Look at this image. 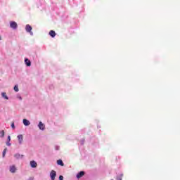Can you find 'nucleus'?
Masks as SVG:
<instances>
[{
	"instance_id": "obj_1",
	"label": "nucleus",
	"mask_w": 180,
	"mask_h": 180,
	"mask_svg": "<svg viewBox=\"0 0 180 180\" xmlns=\"http://www.w3.org/2000/svg\"><path fill=\"white\" fill-rule=\"evenodd\" d=\"M50 176H51V180H55L56 176H57V172H56V171H54V170H51V172L50 173Z\"/></svg>"
},
{
	"instance_id": "obj_2",
	"label": "nucleus",
	"mask_w": 180,
	"mask_h": 180,
	"mask_svg": "<svg viewBox=\"0 0 180 180\" xmlns=\"http://www.w3.org/2000/svg\"><path fill=\"white\" fill-rule=\"evenodd\" d=\"M10 27H11V29H18V23H16V22L15 21H11L10 22Z\"/></svg>"
},
{
	"instance_id": "obj_3",
	"label": "nucleus",
	"mask_w": 180,
	"mask_h": 180,
	"mask_svg": "<svg viewBox=\"0 0 180 180\" xmlns=\"http://www.w3.org/2000/svg\"><path fill=\"white\" fill-rule=\"evenodd\" d=\"M25 30L27 32V33H31V34H33V32H32V26L30 25H26Z\"/></svg>"
},
{
	"instance_id": "obj_4",
	"label": "nucleus",
	"mask_w": 180,
	"mask_h": 180,
	"mask_svg": "<svg viewBox=\"0 0 180 180\" xmlns=\"http://www.w3.org/2000/svg\"><path fill=\"white\" fill-rule=\"evenodd\" d=\"M38 127H39V129H40V130H44L46 126L44 125V124H43V122H39V123L38 124Z\"/></svg>"
},
{
	"instance_id": "obj_5",
	"label": "nucleus",
	"mask_w": 180,
	"mask_h": 180,
	"mask_svg": "<svg viewBox=\"0 0 180 180\" xmlns=\"http://www.w3.org/2000/svg\"><path fill=\"white\" fill-rule=\"evenodd\" d=\"M19 144H22L23 143V135L20 134L18 136Z\"/></svg>"
},
{
	"instance_id": "obj_6",
	"label": "nucleus",
	"mask_w": 180,
	"mask_h": 180,
	"mask_svg": "<svg viewBox=\"0 0 180 180\" xmlns=\"http://www.w3.org/2000/svg\"><path fill=\"white\" fill-rule=\"evenodd\" d=\"M84 175H85V172L82 171L77 174V178L79 179V178H82Z\"/></svg>"
},
{
	"instance_id": "obj_7",
	"label": "nucleus",
	"mask_w": 180,
	"mask_h": 180,
	"mask_svg": "<svg viewBox=\"0 0 180 180\" xmlns=\"http://www.w3.org/2000/svg\"><path fill=\"white\" fill-rule=\"evenodd\" d=\"M22 123H23L24 126H30V121H29L26 119H24L22 120Z\"/></svg>"
},
{
	"instance_id": "obj_8",
	"label": "nucleus",
	"mask_w": 180,
	"mask_h": 180,
	"mask_svg": "<svg viewBox=\"0 0 180 180\" xmlns=\"http://www.w3.org/2000/svg\"><path fill=\"white\" fill-rule=\"evenodd\" d=\"M30 166L32 168H36L37 167V162H36L34 160H32L30 162Z\"/></svg>"
},
{
	"instance_id": "obj_9",
	"label": "nucleus",
	"mask_w": 180,
	"mask_h": 180,
	"mask_svg": "<svg viewBox=\"0 0 180 180\" xmlns=\"http://www.w3.org/2000/svg\"><path fill=\"white\" fill-rule=\"evenodd\" d=\"M25 63L27 67H30L32 65V62H30V60L27 58L25 59Z\"/></svg>"
},
{
	"instance_id": "obj_10",
	"label": "nucleus",
	"mask_w": 180,
	"mask_h": 180,
	"mask_svg": "<svg viewBox=\"0 0 180 180\" xmlns=\"http://www.w3.org/2000/svg\"><path fill=\"white\" fill-rule=\"evenodd\" d=\"M10 172H12V174H15V172H16V167L15 166H11L10 167Z\"/></svg>"
},
{
	"instance_id": "obj_11",
	"label": "nucleus",
	"mask_w": 180,
	"mask_h": 180,
	"mask_svg": "<svg viewBox=\"0 0 180 180\" xmlns=\"http://www.w3.org/2000/svg\"><path fill=\"white\" fill-rule=\"evenodd\" d=\"M58 165H60V167H64V162L61 160H57Z\"/></svg>"
},
{
	"instance_id": "obj_12",
	"label": "nucleus",
	"mask_w": 180,
	"mask_h": 180,
	"mask_svg": "<svg viewBox=\"0 0 180 180\" xmlns=\"http://www.w3.org/2000/svg\"><path fill=\"white\" fill-rule=\"evenodd\" d=\"M49 35L52 37H56V32H54L53 30H51L49 32Z\"/></svg>"
},
{
	"instance_id": "obj_13",
	"label": "nucleus",
	"mask_w": 180,
	"mask_h": 180,
	"mask_svg": "<svg viewBox=\"0 0 180 180\" xmlns=\"http://www.w3.org/2000/svg\"><path fill=\"white\" fill-rule=\"evenodd\" d=\"M1 96H2V98H4V99H6V100L9 99L8 96H6V93L5 92L1 93Z\"/></svg>"
},
{
	"instance_id": "obj_14",
	"label": "nucleus",
	"mask_w": 180,
	"mask_h": 180,
	"mask_svg": "<svg viewBox=\"0 0 180 180\" xmlns=\"http://www.w3.org/2000/svg\"><path fill=\"white\" fill-rule=\"evenodd\" d=\"M5 136V131L2 130L0 131V137H4Z\"/></svg>"
},
{
	"instance_id": "obj_15",
	"label": "nucleus",
	"mask_w": 180,
	"mask_h": 180,
	"mask_svg": "<svg viewBox=\"0 0 180 180\" xmlns=\"http://www.w3.org/2000/svg\"><path fill=\"white\" fill-rule=\"evenodd\" d=\"M122 178H123V174H120L117 176V180H122Z\"/></svg>"
},
{
	"instance_id": "obj_16",
	"label": "nucleus",
	"mask_w": 180,
	"mask_h": 180,
	"mask_svg": "<svg viewBox=\"0 0 180 180\" xmlns=\"http://www.w3.org/2000/svg\"><path fill=\"white\" fill-rule=\"evenodd\" d=\"M14 91H15V92H19V87L18 86V85H15V86H14Z\"/></svg>"
},
{
	"instance_id": "obj_17",
	"label": "nucleus",
	"mask_w": 180,
	"mask_h": 180,
	"mask_svg": "<svg viewBox=\"0 0 180 180\" xmlns=\"http://www.w3.org/2000/svg\"><path fill=\"white\" fill-rule=\"evenodd\" d=\"M7 148H6L3 151V157H5V154H6Z\"/></svg>"
},
{
	"instance_id": "obj_18",
	"label": "nucleus",
	"mask_w": 180,
	"mask_h": 180,
	"mask_svg": "<svg viewBox=\"0 0 180 180\" xmlns=\"http://www.w3.org/2000/svg\"><path fill=\"white\" fill-rule=\"evenodd\" d=\"M59 180H64V176L62 175L59 176Z\"/></svg>"
},
{
	"instance_id": "obj_19",
	"label": "nucleus",
	"mask_w": 180,
	"mask_h": 180,
	"mask_svg": "<svg viewBox=\"0 0 180 180\" xmlns=\"http://www.w3.org/2000/svg\"><path fill=\"white\" fill-rule=\"evenodd\" d=\"M11 141H7L6 142V146H8V147H10V146H11V144L10 143Z\"/></svg>"
},
{
	"instance_id": "obj_20",
	"label": "nucleus",
	"mask_w": 180,
	"mask_h": 180,
	"mask_svg": "<svg viewBox=\"0 0 180 180\" xmlns=\"http://www.w3.org/2000/svg\"><path fill=\"white\" fill-rule=\"evenodd\" d=\"M11 127H12V129H15V123L14 122H13L11 124Z\"/></svg>"
},
{
	"instance_id": "obj_21",
	"label": "nucleus",
	"mask_w": 180,
	"mask_h": 180,
	"mask_svg": "<svg viewBox=\"0 0 180 180\" xmlns=\"http://www.w3.org/2000/svg\"><path fill=\"white\" fill-rule=\"evenodd\" d=\"M7 140V141H11V136H8Z\"/></svg>"
},
{
	"instance_id": "obj_22",
	"label": "nucleus",
	"mask_w": 180,
	"mask_h": 180,
	"mask_svg": "<svg viewBox=\"0 0 180 180\" xmlns=\"http://www.w3.org/2000/svg\"><path fill=\"white\" fill-rule=\"evenodd\" d=\"M20 156V155H15V157H16L17 158H19Z\"/></svg>"
},
{
	"instance_id": "obj_23",
	"label": "nucleus",
	"mask_w": 180,
	"mask_h": 180,
	"mask_svg": "<svg viewBox=\"0 0 180 180\" xmlns=\"http://www.w3.org/2000/svg\"><path fill=\"white\" fill-rule=\"evenodd\" d=\"M18 98L20 99V101H22V97L21 96H18Z\"/></svg>"
},
{
	"instance_id": "obj_24",
	"label": "nucleus",
	"mask_w": 180,
	"mask_h": 180,
	"mask_svg": "<svg viewBox=\"0 0 180 180\" xmlns=\"http://www.w3.org/2000/svg\"><path fill=\"white\" fill-rule=\"evenodd\" d=\"M0 40H2V37H1V35H0Z\"/></svg>"
}]
</instances>
